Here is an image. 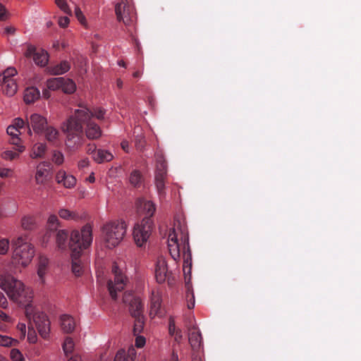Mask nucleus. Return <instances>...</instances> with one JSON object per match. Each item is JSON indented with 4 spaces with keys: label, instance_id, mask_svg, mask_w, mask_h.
<instances>
[{
    "label": "nucleus",
    "instance_id": "774afa93",
    "mask_svg": "<svg viewBox=\"0 0 361 361\" xmlns=\"http://www.w3.org/2000/svg\"><path fill=\"white\" fill-rule=\"evenodd\" d=\"M121 147L125 152H129V143L127 140H123L121 143Z\"/></svg>",
    "mask_w": 361,
    "mask_h": 361
},
{
    "label": "nucleus",
    "instance_id": "052dcab7",
    "mask_svg": "<svg viewBox=\"0 0 361 361\" xmlns=\"http://www.w3.org/2000/svg\"><path fill=\"white\" fill-rule=\"evenodd\" d=\"M178 329H176L175 322L173 319H171L169 324V332L171 336L174 335L176 331Z\"/></svg>",
    "mask_w": 361,
    "mask_h": 361
},
{
    "label": "nucleus",
    "instance_id": "a878e982",
    "mask_svg": "<svg viewBox=\"0 0 361 361\" xmlns=\"http://www.w3.org/2000/svg\"><path fill=\"white\" fill-rule=\"evenodd\" d=\"M114 157V156L111 152L104 149H98L93 154V160L98 164L109 162L111 161Z\"/></svg>",
    "mask_w": 361,
    "mask_h": 361
},
{
    "label": "nucleus",
    "instance_id": "f03ea898",
    "mask_svg": "<svg viewBox=\"0 0 361 361\" xmlns=\"http://www.w3.org/2000/svg\"><path fill=\"white\" fill-rule=\"evenodd\" d=\"M168 247L171 256L178 261L182 255L183 259V270L185 278L190 279L192 269V256L189 246V235L185 225L175 224L170 229L168 236Z\"/></svg>",
    "mask_w": 361,
    "mask_h": 361
},
{
    "label": "nucleus",
    "instance_id": "1a4fd4ad",
    "mask_svg": "<svg viewBox=\"0 0 361 361\" xmlns=\"http://www.w3.org/2000/svg\"><path fill=\"white\" fill-rule=\"evenodd\" d=\"M106 110L102 107H95L90 111L84 104H80L79 108L74 111V116L83 124L85 121L95 118L98 120L104 119Z\"/></svg>",
    "mask_w": 361,
    "mask_h": 361
},
{
    "label": "nucleus",
    "instance_id": "79ce46f5",
    "mask_svg": "<svg viewBox=\"0 0 361 361\" xmlns=\"http://www.w3.org/2000/svg\"><path fill=\"white\" fill-rule=\"evenodd\" d=\"M74 347L75 343L73 340L70 337L66 338L63 343L62 348L66 356L71 355L73 352Z\"/></svg>",
    "mask_w": 361,
    "mask_h": 361
},
{
    "label": "nucleus",
    "instance_id": "dca6fc26",
    "mask_svg": "<svg viewBox=\"0 0 361 361\" xmlns=\"http://www.w3.org/2000/svg\"><path fill=\"white\" fill-rule=\"evenodd\" d=\"M36 269L39 283L44 284L45 283V276L49 270V259L47 256L39 255L37 257Z\"/></svg>",
    "mask_w": 361,
    "mask_h": 361
},
{
    "label": "nucleus",
    "instance_id": "f8f14e48",
    "mask_svg": "<svg viewBox=\"0 0 361 361\" xmlns=\"http://www.w3.org/2000/svg\"><path fill=\"white\" fill-rule=\"evenodd\" d=\"M166 177V165L165 161L160 157L157 160V169L154 176V183L157 192L160 197L166 195L165 178Z\"/></svg>",
    "mask_w": 361,
    "mask_h": 361
},
{
    "label": "nucleus",
    "instance_id": "7ed1b4c3",
    "mask_svg": "<svg viewBox=\"0 0 361 361\" xmlns=\"http://www.w3.org/2000/svg\"><path fill=\"white\" fill-rule=\"evenodd\" d=\"M127 231L126 222L121 219H111L104 222L100 228V237L104 246L114 249L123 241Z\"/></svg>",
    "mask_w": 361,
    "mask_h": 361
},
{
    "label": "nucleus",
    "instance_id": "6e6d98bb",
    "mask_svg": "<svg viewBox=\"0 0 361 361\" xmlns=\"http://www.w3.org/2000/svg\"><path fill=\"white\" fill-rule=\"evenodd\" d=\"M146 343V339L142 336H139L138 334L136 336L135 345L137 348H142L145 346Z\"/></svg>",
    "mask_w": 361,
    "mask_h": 361
},
{
    "label": "nucleus",
    "instance_id": "13d9d810",
    "mask_svg": "<svg viewBox=\"0 0 361 361\" xmlns=\"http://www.w3.org/2000/svg\"><path fill=\"white\" fill-rule=\"evenodd\" d=\"M59 25L61 27H66L69 24V18L67 16L60 17L58 20Z\"/></svg>",
    "mask_w": 361,
    "mask_h": 361
},
{
    "label": "nucleus",
    "instance_id": "de8ad7c7",
    "mask_svg": "<svg viewBox=\"0 0 361 361\" xmlns=\"http://www.w3.org/2000/svg\"><path fill=\"white\" fill-rule=\"evenodd\" d=\"M10 241L8 238H0V255H4L9 250Z\"/></svg>",
    "mask_w": 361,
    "mask_h": 361
},
{
    "label": "nucleus",
    "instance_id": "2eb2a0df",
    "mask_svg": "<svg viewBox=\"0 0 361 361\" xmlns=\"http://www.w3.org/2000/svg\"><path fill=\"white\" fill-rule=\"evenodd\" d=\"M50 178V167L49 165L45 162H40L36 167L35 174V181L36 184L39 185H44Z\"/></svg>",
    "mask_w": 361,
    "mask_h": 361
},
{
    "label": "nucleus",
    "instance_id": "aec40b11",
    "mask_svg": "<svg viewBox=\"0 0 361 361\" xmlns=\"http://www.w3.org/2000/svg\"><path fill=\"white\" fill-rule=\"evenodd\" d=\"M56 181L66 188H72L76 185V178L63 170H60L56 173Z\"/></svg>",
    "mask_w": 361,
    "mask_h": 361
},
{
    "label": "nucleus",
    "instance_id": "39448f33",
    "mask_svg": "<svg viewBox=\"0 0 361 361\" xmlns=\"http://www.w3.org/2000/svg\"><path fill=\"white\" fill-rule=\"evenodd\" d=\"M61 130L66 135L65 143L70 150H77L83 145V126L74 115L62 123Z\"/></svg>",
    "mask_w": 361,
    "mask_h": 361
},
{
    "label": "nucleus",
    "instance_id": "a19ab883",
    "mask_svg": "<svg viewBox=\"0 0 361 361\" xmlns=\"http://www.w3.org/2000/svg\"><path fill=\"white\" fill-rule=\"evenodd\" d=\"M17 74V71L15 68L9 67L6 69L1 75H0V84L2 83V81L8 80H15L13 77Z\"/></svg>",
    "mask_w": 361,
    "mask_h": 361
},
{
    "label": "nucleus",
    "instance_id": "09e8293b",
    "mask_svg": "<svg viewBox=\"0 0 361 361\" xmlns=\"http://www.w3.org/2000/svg\"><path fill=\"white\" fill-rule=\"evenodd\" d=\"M13 127H15L16 129L20 130V129L24 128L25 126H27V121L26 119L24 120L22 118L17 117L13 119L12 124H11Z\"/></svg>",
    "mask_w": 361,
    "mask_h": 361
},
{
    "label": "nucleus",
    "instance_id": "49530a36",
    "mask_svg": "<svg viewBox=\"0 0 361 361\" xmlns=\"http://www.w3.org/2000/svg\"><path fill=\"white\" fill-rule=\"evenodd\" d=\"M10 359L12 361H25L23 353L17 348H13L10 351Z\"/></svg>",
    "mask_w": 361,
    "mask_h": 361
},
{
    "label": "nucleus",
    "instance_id": "a18cd8bd",
    "mask_svg": "<svg viewBox=\"0 0 361 361\" xmlns=\"http://www.w3.org/2000/svg\"><path fill=\"white\" fill-rule=\"evenodd\" d=\"M55 4L58 6V8L64 13L68 15L71 14V10L66 0H55Z\"/></svg>",
    "mask_w": 361,
    "mask_h": 361
},
{
    "label": "nucleus",
    "instance_id": "3c124183",
    "mask_svg": "<svg viewBox=\"0 0 361 361\" xmlns=\"http://www.w3.org/2000/svg\"><path fill=\"white\" fill-rule=\"evenodd\" d=\"M16 28L13 25H6L3 28V35L6 37L14 35Z\"/></svg>",
    "mask_w": 361,
    "mask_h": 361
},
{
    "label": "nucleus",
    "instance_id": "c03bdc74",
    "mask_svg": "<svg viewBox=\"0 0 361 361\" xmlns=\"http://www.w3.org/2000/svg\"><path fill=\"white\" fill-rule=\"evenodd\" d=\"M47 224L51 230H57L61 226V223L56 215L50 214L48 216Z\"/></svg>",
    "mask_w": 361,
    "mask_h": 361
},
{
    "label": "nucleus",
    "instance_id": "4468645a",
    "mask_svg": "<svg viewBox=\"0 0 361 361\" xmlns=\"http://www.w3.org/2000/svg\"><path fill=\"white\" fill-rule=\"evenodd\" d=\"M123 301L128 305L129 312L133 317L143 315V307L139 297L135 296L131 293H126Z\"/></svg>",
    "mask_w": 361,
    "mask_h": 361
},
{
    "label": "nucleus",
    "instance_id": "393cba45",
    "mask_svg": "<svg viewBox=\"0 0 361 361\" xmlns=\"http://www.w3.org/2000/svg\"><path fill=\"white\" fill-rule=\"evenodd\" d=\"M40 96V92L35 87H28L23 92V101L26 104H33Z\"/></svg>",
    "mask_w": 361,
    "mask_h": 361
},
{
    "label": "nucleus",
    "instance_id": "8fccbe9b",
    "mask_svg": "<svg viewBox=\"0 0 361 361\" xmlns=\"http://www.w3.org/2000/svg\"><path fill=\"white\" fill-rule=\"evenodd\" d=\"M74 12H75V15L77 19L79 20V22L82 25H85L87 23L86 18H85V16L83 15L82 11L80 10V8L78 7H75Z\"/></svg>",
    "mask_w": 361,
    "mask_h": 361
},
{
    "label": "nucleus",
    "instance_id": "9b49d317",
    "mask_svg": "<svg viewBox=\"0 0 361 361\" xmlns=\"http://www.w3.org/2000/svg\"><path fill=\"white\" fill-rule=\"evenodd\" d=\"M115 12L118 20L129 25L135 15L134 6L127 0H122L115 6Z\"/></svg>",
    "mask_w": 361,
    "mask_h": 361
},
{
    "label": "nucleus",
    "instance_id": "f704fd0d",
    "mask_svg": "<svg viewBox=\"0 0 361 361\" xmlns=\"http://www.w3.org/2000/svg\"><path fill=\"white\" fill-rule=\"evenodd\" d=\"M61 90L66 94H72L76 90V85L70 78H62Z\"/></svg>",
    "mask_w": 361,
    "mask_h": 361
},
{
    "label": "nucleus",
    "instance_id": "5fc2aeb1",
    "mask_svg": "<svg viewBox=\"0 0 361 361\" xmlns=\"http://www.w3.org/2000/svg\"><path fill=\"white\" fill-rule=\"evenodd\" d=\"M27 340L30 343H35L37 342V336L33 329H30L29 328L27 333Z\"/></svg>",
    "mask_w": 361,
    "mask_h": 361
},
{
    "label": "nucleus",
    "instance_id": "473e14b6",
    "mask_svg": "<svg viewBox=\"0 0 361 361\" xmlns=\"http://www.w3.org/2000/svg\"><path fill=\"white\" fill-rule=\"evenodd\" d=\"M71 66L66 61H61L50 68V73L52 75H62L70 70Z\"/></svg>",
    "mask_w": 361,
    "mask_h": 361
},
{
    "label": "nucleus",
    "instance_id": "6ab92c4d",
    "mask_svg": "<svg viewBox=\"0 0 361 361\" xmlns=\"http://www.w3.org/2000/svg\"><path fill=\"white\" fill-rule=\"evenodd\" d=\"M188 341L193 350H199L202 346V334L196 326L188 329Z\"/></svg>",
    "mask_w": 361,
    "mask_h": 361
},
{
    "label": "nucleus",
    "instance_id": "9d476101",
    "mask_svg": "<svg viewBox=\"0 0 361 361\" xmlns=\"http://www.w3.org/2000/svg\"><path fill=\"white\" fill-rule=\"evenodd\" d=\"M26 121L29 135H32L34 133L38 135L43 133L48 125L47 118L38 113H33L29 116H27Z\"/></svg>",
    "mask_w": 361,
    "mask_h": 361
},
{
    "label": "nucleus",
    "instance_id": "c756f323",
    "mask_svg": "<svg viewBox=\"0 0 361 361\" xmlns=\"http://www.w3.org/2000/svg\"><path fill=\"white\" fill-rule=\"evenodd\" d=\"M47 150V145L42 142L35 143L30 153V157L32 159H39L44 157Z\"/></svg>",
    "mask_w": 361,
    "mask_h": 361
},
{
    "label": "nucleus",
    "instance_id": "864d4df0",
    "mask_svg": "<svg viewBox=\"0 0 361 361\" xmlns=\"http://www.w3.org/2000/svg\"><path fill=\"white\" fill-rule=\"evenodd\" d=\"M13 175V171L9 168H0V177L6 178L12 177Z\"/></svg>",
    "mask_w": 361,
    "mask_h": 361
},
{
    "label": "nucleus",
    "instance_id": "bb28decb",
    "mask_svg": "<svg viewBox=\"0 0 361 361\" xmlns=\"http://www.w3.org/2000/svg\"><path fill=\"white\" fill-rule=\"evenodd\" d=\"M139 209L140 212L146 216L145 218L149 219L154 214L156 209L154 204L149 200L140 201Z\"/></svg>",
    "mask_w": 361,
    "mask_h": 361
},
{
    "label": "nucleus",
    "instance_id": "ea45409f",
    "mask_svg": "<svg viewBox=\"0 0 361 361\" xmlns=\"http://www.w3.org/2000/svg\"><path fill=\"white\" fill-rule=\"evenodd\" d=\"M18 344V341L6 335L0 334V346L11 347Z\"/></svg>",
    "mask_w": 361,
    "mask_h": 361
},
{
    "label": "nucleus",
    "instance_id": "a211bd4d",
    "mask_svg": "<svg viewBox=\"0 0 361 361\" xmlns=\"http://www.w3.org/2000/svg\"><path fill=\"white\" fill-rule=\"evenodd\" d=\"M161 297L158 291H152L150 298L149 314L151 318L155 317H161L162 312L161 310Z\"/></svg>",
    "mask_w": 361,
    "mask_h": 361
},
{
    "label": "nucleus",
    "instance_id": "0eeeda50",
    "mask_svg": "<svg viewBox=\"0 0 361 361\" xmlns=\"http://www.w3.org/2000/svg\"><path fill=\"white\" fill-rule=\"evenodd\" d=\"M153 222L149 218H143L135 224L133 231V237L137 246L145 247L151 235Z\"/></svg>",
    "mask_w": 361,
    "mask_h": 361
},
{
    "label": "nucleus",
    "instance_id": "ddd939ff",
    "mask_svg": "<svg viewBox=\"0 0 361 361\" xmlns=\"http://www.w3.org/2000/svg\"><path fill=\"white\" fill-rule=\"evenodd\" d=\"M27 57H32L34 62L39 66L44 67L49 61V54L43 49H37L35 47L29 45L25 51Z\"/></svg>",
    "mask_w": 361,
    "mask_h": 361
},
{
    "label": "nucleus",
    "instance_id": "69168bd1",
    "mask_svg": "<svg viewBox=\"0 0 361 361\" xmlns=\"http://www.w3.org/2000/svg\"><path fill=\"white\" fill-rule=\"evenodd\" d=\"M97 147L94 144H89L87 146V153L92 155L93 158V154L97 150Z\"/></svg>",
    "mask_w": 361,
    "mask_h": 361
},
{
    "label": "nucleus",
    "instance_id": "58836bf2",
    "mask_svg": "<svg viewBox=\"0 0 361 361\" xmlns=\"http://www.w3.org/2000/svg\"><path fill=\"white\" fill-rule=\"evenodd\" d=\"M7 134L11 137L13 145L19 144L20 132L13 126L10 125L6 129Z\"/></svg>",
    "mask_w": 361,
    "mask_h": 361
},
{
    "label": "nucleus",
    "instance_id": "6e6552de",
    "mask_svg": "<svg viewBox=\"0 0 361 361\" xmlns=\"http://www.w3.org/2000/svg\"><path fill=\"white\" fill-rule=\"evenodd\" d=\"M112 273L114 275V279L109 281L108 288L111 297L116 300L118 297L117 293L123 290L126 286L127 278L116 263H114L112 266Z\"/></svg>",
    "mask_w": 361,
    "mask_h": 361
},
{
    "label": "nucleus",
    "instance_id": "e433bc0d",
    "mask_svg": "<svg viewBox=\"0 0 361 361\" xmlns=\"http://www.w3.org/2000/svg\"><path fill=\"white\" fill-rule=\"evenodd\" d=\"M21 226L25 230H32L36 226V221L34 216L26 215L21 219Z\"/></svg>",
    "mask_w": 361,
    "mask_h": 361
},
{
    "label": "nucleus",
    "instance_id": "423d86ee",
    "mask_svg": "<svg viewBox=\"0 0 361 361\" xmlns=\"http://www.w3.org/2000/svg\"><path fill=\"white\" fill-rule=\"evenodd\" d=\"M92 242V226L87 224L80 230L75 229L71 232L68 247L73 256H80L82 252L89 248Z\"/></svg>",
    "mask_w": 361,
    "mask_h": 361
},
{
    "label": "nucleus",
    "instance_id": "4c0bfd02",
    "mask_svg": "<svg viewBox=\"0 0 361 361\" xmlns=\"http://www.w3.org/2000/svg\"><path fill=\"white\" fill-rule=\"evenodd\" d=\"M63 77L53 78L47 80L46 86L48 90L56 91L61 89Z\"/></svg>",
    "mask_w": 361,
    "mask_h": 361
},
{
    "label": "nucleus",
    "instance_id": "b1692460",
    "mask_svg": "<svg viewBox=\"0 0 361 361\" xmlns=\"http://www.w3.org/2000/svg\"><path fill=\"white\" fill-rule=\"evenodd\" d=\"M43 133L46 140L52 145H57L60 142V133L55 127L47 126Z\"/></svg>",
    "mask_w": 361,
    "mask_h": 361
},
{
    "label": "nucleus",
    "instance_id": "c9c22d12",
    "mask_svg": "<svg viewBox=\"0 0 361 361\" xmlns=\"http://www.w3.org/2000/svg\"><path fill=\"white\" fill-rule=\"evenodd\" d=\"M143 181L141 172L138 170H133L129 176V182L134 187H140Z\"/></svg>",
    "mask_w": 361,
    "mask_h": 361
},
{
    "label": "nucleus",
    "instance_id": "4be33fe9",
    "mask_svg": "<svg viewBox=\"0 0 361 361\" xmlns=\"http://www.w3.org/2000/svg\"><path fill=\"white\" fill-rule=\"evenodd\" d=\"M86 122L85 135L90 140L99 139L102 134L101 128L96 123L88 120Z\"/></svg>",
    "mask_w": 361,
    "mask_h": 361
},
{
    "label": "nucleus",
    "instance_id": "603ef678",
    "mask_svg": "<svg viewBox=\"0 0 361 361\" xmlns=\"http://www.w3.org/2000/svg\"><path fill=\"white\" fill-rule=\"evenodd\" d=\"M63 160H64V157H63V154L60 152H55L53 154V161L58 164V165H60L63 162Z\"/></svg>",
    "mask_w": 361,
    "mask_h": 361
},
{
    "label": "nucleus",
    "instance_id": "cd10ccee",
    "mask_svg": "<svg viewBox=\"0 0 361 361\" xmlns=\"http://www.w3.org/2000/svg\"><path fill=\"white\" fill-rule=\"evenodd\" d=\"M2 86L3 91L9 97L13 96L18 91V84L15 80H8L2 81L0 84Z\"/></svg>",
    "mask_w": 361,
    "mask_h": 361
},
{
    "label": "nucleus",
    "instance_id": "e2e57ef3",
    "mask_svg": "<svg viewBox=\"0 0 361 361\" xmlns=\"http://www.w3.org/2000/svg\"><path fill=\"white\" fill-rule=\"evenodd\" d=\"M7 17H8V13L6 11V8L3 6V4L0 3V20H4L7 18Z\"/></svg>",
    "mask_w": 361,
    "mask_h": 361
},
{
    "label": "nucleus",
    "instance_id": "c85d7f7f",
    "mask_svg": "<svg viewBox=\"0 0 361 361\" xmlns=\"http://www.w3.org/2000/svg\"><path fill=\"white\" fill-rule=\"evenodd\" d=\"M58 214L61 219L66 221H78L80 219L75 211H72L64 207L59 209Z\"/></svg>",
    "mask_w": 361,
    "mask_h": 361
},
{
    "label": "nucleus",
    "instance_id": "7c9ffc66",
    "mask_svg": "<svg viewBox=\"0 0 361 361\" xmlns=\"http://www.w3.org/2000/svg\"><path fill=\"white\" fill-rule=\"evenodd\" d=\"M80 256H73L71 252L72 258V271L76 276H81L84 272V266Z\"/></svg>",
    "mask_w": 361,
    "mask_h": 361
},
{
    "label": "nucleus",
    "instance_id": "20e7f679",
    "mask_svg": "<svg viewBox=\"0 0 361 361\" xmlns=\"http://www.w3.org/2000/svg\"><path fill=\"white\" fill-rule=\"evenodd\" d=\"M11 262L16 267H26L32 262L35 250L27 235H21L11 240Z\"/></svg>",
    "mask_w": 361,
    "mask_h": 361
},
{
    "label": "nucleus",
    "instance_id": "5701e85b",
    "mask_svg": "<svg viewBox=\"0 0 361 361\" xmlns=\"http://www.w3.org/2000/svg\"><path fill=\"white\" fill-rule=\"evenodd\" d=\"M137 357L135 349L131 346L126 352L124 350H119L115 357L114 361H135Z\"/></svg>",
    "mask_w": 361,
    "mask_h": 361
},
{
    "label": "nucleus",
    "instance_id": "37998d69",
    "mask_svg": "<svg viewBox=\"0 0 361 361\" xmlns=\"http://www.w3.org/2000/svg\"><path fill=\"white\" fill-rule=\"evenodd\" d=\"M133 317L135 319L133 327V333L135 336H137L143 330L145 319L143 315H140Z\"/></svg>",
    "mask_w": 361,
    "mask_h": 361
},
{
    "label": "nucleus",
    "instance_id": "338daca9",
    "mask_svg": "<svg viewBox=\"0 0 361 361\" xmlns=\"http://www.w3.org/2000/svg\"><path fill=\"white\" fill-rule=\"evenodd\" d=\"M172 336L174 337V339L177 342H180V341L182 340L183 338V334H182V332L180 330H178L176 331V333L174 334V335H173Z\"/></svg>",
    "mask_w": 361,
    "mask_h": 361
},
{
    "label": "nucleus",
    "instance_id": "bf43d9fd",
    "mask_svg": "<svg viewBox=\"0 0 361 361\" xmlns=\"http://www.w3.org/2000/svg\"><path fill=\"white\" fill-rule=\"evenodd\" d=\"M145 140L142 136L137 137L135 142V147L139 150H142L144 148Z\"/></svg>",
    "mask_w": 361,
    "mask_h": 361
},
{
    "label": "nucleus",
    "instance_id": "0e129e2a",
    "mask_svg": "<svg viewBox=\"0 0 361 361\" xmlns=\"http://www.w3.org/2000/svg\"><path fill=\"white\" fill-rule=\"evenodd\" d=\"M90 164V161L87 158H85L78 161V166L79 169L87 168Z\"/></svg>",
    "mask_w": 361,
    "mask_h": 361
},
{
    "label": "nucleus",
    "instance_id": "2f4dec72",
    "mask_svg": "<svg viewBox=\"0 0 361 361\" xmlns=\"http://www.w3.org/2000/svg\"><path fill=\"white\" fill-rule=\"evenodd\" d=\"M16 145V151L7 150L1 154V157L5 160H13L19 157L20 153H22L25 149L24 145Z\"/></svg>",
    "mask_w": 361,
    "mask_h": 361
},
{
    "label": "nucleus",
    "instance_id": "72a5a7b5",
    "mask_svg": "<svg viewBox=\"0 0 361 361\" xmlns=\"http://www.w3.org/2000/svg\"><path fill=\"white\" fill-rule=\"evenodd\" d=\"M68 237V232L64 230H59L56 235V245L60 250H65L66 247V240Z\"/></svg>",
    "mask_w": 361,
    "mask_h": 361
},
{
    "label": "nucleus",
    "instance_id": "412c9836",
    "mask_svg": "<svg viewBox=\"0 0 361 361\" xmlns=\"http://www.w3.org/2000/svg\"><path fill=\"white\" fill-rule=\"evenodd\" d=\"M59 324L63 333L70 334L75 330L76 322L71 315L64 314L59 318Z\"/></svg>",
    "mask_w": 361,
    "mask_h": 361
},
{
    "label": "nucleus",
    "instance_id": "f257e3e1",
    "mask_svg": "<svg viewBox=\"0 0 361 361\" xmlns=\"http://www.w3.org/2000/svg\"><path fill=\"white\" fill-rule=\"evenodd\" d=\"M0 288L11 301L25 309L26 317L36 324L40 336L47 338L50 334V322L46 314L39 311L34 305L32 288L8 274H0Z\"/></svg>",
    "mask_w": 361,
    "mask_h": 361
},
{
    "label": "nucleus",
    "instance_id": "4d7b16f0",
    "mask_svg": "<svg viewBox=\"0 0 361 361\" xmlns=\"http://www.w3.org/2000/svg\"><path fill=\"white\" fill-rule=\"evenodd\" d=\"M26 329H27L26 325L24 323H18L17 325V329L20 333V338L21 339H24L25 338L26 332H27Z\"/></svg>",
    "mask_w": 361,
    "mask_h": 361
},
{
    "label": "nucleus",
    "instance_id": "f3484780",
    "mask_svg": "<svg viewBox=\"0 0 361 361\" xmlns=\"http://www.w3.org/2000/svg\"><path fill=\"white\" fill-rule=\"evenodd\" d=\"M169 272L166 259L159 257L157 259L155 266V278L158 283H161L169 278Z\"/></svg>",
    "mask_w": 361,
    "mask_h": 361
},
{
    "label": "nucleus",
    "instance_id": "680f3d73",
    "mask_svg": "<svg viewBox=\"0 0 361 361\" xmlns=\"http://www.w3.org/2000/svg\"><path fill=\"white\" fill-rule=\"evenodd\" d=\"M8 301L3 293L0 291V307L6 308L8 307Z\"/></svg>",
    "mask_w": 361,
    "mask_h": 361
}]
</instances>
